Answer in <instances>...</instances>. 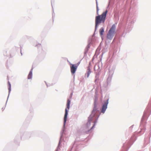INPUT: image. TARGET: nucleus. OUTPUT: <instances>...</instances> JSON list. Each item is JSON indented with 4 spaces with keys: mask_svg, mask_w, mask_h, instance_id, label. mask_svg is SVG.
<instances>
[{
    "mask_svg": "<svg viewBox=\"0 0 151 151\" xmlns=\"http://www.w3.org/2000/svg\"><path fill=\"white\" fill-rule=\"evenodd\" d=\"M99 8L98 5L96 4L97 14L98 16L96 17H95V29H96L99 24L101 23H104L106 17V14L107 13V10H106L100 15H99Z\"/></svg>",
    "mask_w": 151,
    "mask_h": 151,
    "instance_id": "nucleus-1",
    "label": "nucleus"
},
{
    "mask_svg": "<svg viewBox=\"0 0 151 151\" xmlns=\"http://www.w3.org/2000/svg\"><path fill=\"white\" fill-rule=\"evenodd\" d=\"M115 29L116 26L114 24L112 25L107 34V37L108 39L111 40L112 39L115 33Z\"/></svg>",
    "mask_w": 151,
    "mask_h": 151,
    "instance_id": "nucleus-2",
    "label": "nucleus"
},
{
    "mask_svg": "<svg viewBox=\"0 0 151 151\" xmlns=\"http://www.w3.org/2000/svg\"><path fill=\"white\" fill-rule=\"evenodd\" d=\"M70 103V101L69 99H68L67 104V107L65 109V113L64 117V122L65 123L66 122L67 116L68 114V111L67 109L68 110L69 109Z\"/></svg>",
    "mask_w": 151,
    "mask_h": 151,
    "instance_id": "nucleus-3",
    "label": "nucleus"
},
{
    "mask_svg": "<svg viewBox=\"0 0 151 151\" xmlns=\"http://www.w3.org/2000/svg\"><path fill=\"white\" fill-rule=\"evenodd\" d=\"M78 66L76 64H71L70 71L72 74H74L75 73Z\"/></svg>",
    "mask_w": 151,
    "mask_h": 151,
    "instance_id": "nucleus-4",
    "label": "nucleus"
},
{
    "mask_svg": "<svg viewBox=\"0 0 151 151\" xmlns=\"http://www.w3.org/2000/svg\"><path fill=\"white\" fill-rule=\"evenodd\" d=\"M108 103V101H107L103 105L101 110V112L102 113H104L105 112L107 108V105Z\"/></svg>",
    "mask_w": 151,
    "mask_h": 151,
    "instance_id": "nucleus-5",
    "label": "nucleus"
},
{
    "mask_svg": "<svg viewBox=\"0 0 151 151\" xmlns=\"http://www.w3.org/2000/svg\"><path fill=\"white\" fill-rule=\"evenodd\" d=\"M104 32V28L103 27H101L99 30V33L100 35L101 36H102L103 33Z\"/></svg>",
    "mask_w": 151,
    "mask_h": 151,
    "instance_id": "nucleus-6",
    "label": "nucleus"
},
{
    "mask_svg": "<svg viewBox=\"0 0 151 151\" xmlns=\"http://www.w3.org/2000/svg\"><path fill=\"white\" fill-rule=\"evenodd\" d=\"M32 69L29 72V73L28 76V79H31L32 77Z\"/></svg>",
    "mask_w": 151,
    "mask_h": 151,
    "instance_id": "nucleus-7",
    "label": "nucleus"
},
{
    "mask_svg": "<svg viewBox=\"0 0 151 151\" xmlns=\"http://www.w3.org/2000/svg\"><path fill=\"white\" fill-rule=\"evenodd\" d=\"M88 72L87 73V77H88L90 74L91 73V70L90 68H88Z\"/></svg>",
    "mask_w": 151,
    "mask_h": 151,
    "instance_id": "nucleus-8",
    "label": "nucleus"
},
{
    "mask_svg": "<svg viewBox=\"0 0 151 151\" xmlns=\"http://www.w3.org/2000/svg\"><path fill=\"white\" fill-rule=\"evenodd\" d=\"M8 84H9V91H10V88H11V84L9 82H8Z\"/></svg>",
    "mask_w": 151,
    "mask_h": 151,
    "instance_id": "nucleus-9",
    "label": "nucleus"
}]
</instances>
